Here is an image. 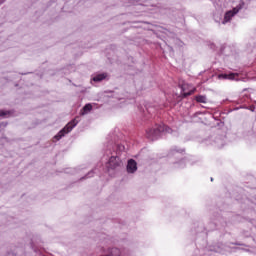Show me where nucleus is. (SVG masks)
Here are the masks:
<instances>
[{"label": "nucleus", "instance_id": "obj_1", "mask_svg": "<svg viewBox=\"0 0 256 256\" xmlns=\"http://www.w3.org/2000/svg\"><path fill=\"white\" fill-rule=\"evenodd\" d=\"M162 131H163V126L159 124H155L154 126L146 129L145 137L150 141H155V139H157V137L161 135Z\"/></svg>", "mask_w": 256, "mask_h": 256}, {"label": "nucleus", "instance_id": "obj_2", "mask_svg": "<svg viewBox=\"0 0 256 256\" xmlns=\"http://www.w3.org/2000/svg\"><path fill=\"white\" fill-rule=\"evenodd\" d=\"M79 123L77 119L71 120L56 136H54L55 141H59L62 137H65L67 133H71L73 128Z\"/></svg>", "mask_w": 256, "mask_h": 256}, {"label": "nucleus", "instance_id": "obj_3", "mask_svg": "<svg viewBox=\"0 0 256 256\" xmlns=\"http://www.w3.org/2000/svg\"><path fill=\"white\" fill-rule=\"evenodd\" d=\"M107 167L108 169H117V167H121V159L115 156L110 157Z\"/></svg>", "mask_w": 256, "mask_h": 256}, {"label": "nucleus", "instance_id": "obj_4", "mask_svg": "<svg viewBox=\"0 0 256 256\" xmlns=\"http://www.w3.org/2000/svg\"><path fill=\"white\" fill-rule=\"evenodd\" d=\"M241 7H235L233 10H230L225 13L224 16V23H228V21H231V18L235 17L240 11Z\"/></svg>", "mask_w": 256, "mask_h": 256}, {"label": "nucleus", "instance_id": "obj_5", "mask_svg": "<svg viewBox=\"0 0 256 256\" xmlns=\"http://www.w3.org/2000/svg\"><path fill=\"white\" fill-rule=\"evenodd\" d=\"M128 173H135L137 171V162L135 160L130 159L127 164Z\"/></svg>", "mask_w": 256, "mask_h": 256}, {"label": "nucleus", "instance_id": "obj_6", "mask_svg": "<svg viewBox=\"0 0 256 256\" xmlns=\"http://www.w3.org/2000/svg\"><path fill=\"white\" fill-rule=\"evenodd\" d=\"M104 79H107V73L97 74L93 77V81L96 83H99V81H104Z\"/></svg>", "mask_w": 256, "mask_h": 256}, {"label": "nucleus", "instance_id": "obj_7", "mask_svg": "<svg viewBox=\"0 0 256 256\" xmlns=\"http://www.w3.org/2000/svg\"><path fill=\"white\" fill-rule=\"evenodd\" d=\"M93 106L91 104H86L82 110L80 111V115H87L90 111H92Z\"/></svg>", "mask_w": 256, "mask_h": 256}, {"label": "nucleus", "instance_id": "obj_8", "mask_svg": "<svg viewBox=\"0 0 256 256\" xmlns=\"http://www.w3.org/2000/svg\"><path fill=\"white\" fill-rule=\"evenodd\" d=\"M220 77H222V79H230L231 81H233V79H235L236 77H239V74L237 73L222 74L220 75Z\"/></svg>", "mask_w": 256, "mask_h": 256}, {"label": "nucleus", "instance_id": "obj_9", "mask_svg": "<svg viewBox=\"0 0 256 256\" xmlns=\"http://www.w3.org/2000/svg\"><path fill=\"white\" fill-rule=\"evenodd\" d=\"M197 103H207V97L205 95H198L195 97Z\"/></svg>", "mask_w": 256, "mask_h": 256}, {"label": "nucleus", "instance_id": "obj_10", "mask_svg": "<svg viewBox=\"0 0 256 256\" xmlns=\"http://www.w3.org/2000/svg\"><path fill=\"white\" fill-rule=\"evenodd\" d=\"M0 117H3V118L11 117V111H9V110H0Z\"/></svg>", "mask_w": 256, "mask_h": 256}, {"label": "nucleus", "instance_id": "obj_11", "mask_svg": "<svg viewBox=\"0 0 256 256\" xmlns=\"http://www.w3.org/2000/svg\"><path fill=\"white\" fill-rule=\"evenodd\" d=\"M196 91H197V88H193L189 92H184V96L189 97V95H193V93H195Z\"/></svg>", "mask_w": 256, "mask_h": 256}]
</instances>
